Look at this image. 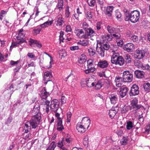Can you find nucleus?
<instances>
[{"mask_svg": "<svg viewBox=\"0 0 150 150\" xmlns=\"http://www.w3.org/2000/svg\"><path fill=\"white\" fill-rule=\"evenodd\" d=\"M86 57L85 54H82L78 61L79 64H83L86 62Z\"/></svg>", "mask_w": 150, "mask_h": 150, "instance_id": "30", "label": "nucleus"}, {"mask_svg": "<svg viewBox=\"0 0 150 150\" xmlns=\"http://www.w3.org/2000/svg\"><path fill=\"white\" fill-rule=\"evenodd\" d=\"M130 39L134 42H136L138 40V37L134 35H133L131 37Z\"/></svg>", "mask_w": 150, "mask_h": 150, "instance_id": "50", "label": "nucleus"}, {"mask_svg": "<svg viewBox=\"0 0 150 150\" xmlns=\"http://www.w3.org/2000/svg\"><path fill=\"white\" fill-rule=\"evenodd\" d=\"M87 67L89 68H95L94 67V63L93 60L90 59L87 61Z\"/></svg>", "mask_w": 150, "mask_h": 150, "instance_id": "37", "label": "nucleus"}, {"mask_svg": "<svg viewBox=\"0 0 150 150\" xmlns=\"http://www.w3.org/2000/svg\"><path fill=\"white\" fill-rule=\"evenodd\" d=\"M109 65L108 62L105 60H100L98 62V67L102 69H106Z\"/></svg>", "mask_w": 150, "mask_h": 150, "instance_id": "16", "label": "nucleus"}, {"mask_svg": "<svg viewBox=\"0 0 150 150\" xmlns=\"http://www.w3.org/2000/svg\"><path fill=\"white\" fill-rule=\"evenodd\" d=\"M134 64L136 66L139 68H142L143 66V62L140 60L139 59L135 60L134 62Z\"/></svg>", "mask_w": 150, "mask_h": 150, "instance_id": "34", "label": "nucleus"}, {"mask_svg": "<svg viewBox=\"0 0 150 150\" xmlns=\"http://www.w3.org/2000/svg\"><path fill=\"white\" fill-rule=\"evenodd\" d=\"M74 33L76 35L80 38H84L85 33L82 29H79L76 28L74 30Z\"/></svg>", "mask_w": 150, "mask_h": 150, "instance_id": "13", "label": "nucleus"}, {"mask_svg": "<svg viewBox=\"0 0 150 150\" xmlns=\"http://www.w3.org/2000/svg\"><path fill=\"white\" fill-rule=\"evenodd\" d=\"M51 146L50 147V150H54V149L56 146V145L55 144V142L54 141H53L51 143Z\"/></svg>", "mask_w": 150, "mask_h": 150, "instance_id": "58", "label": "nucleus"}, {"mask_svg": "<svg viewBox=\"0 0 150 150\" xmlns=\"http://www.w3.org/2000/svg\"><path fill=\"white\" fill-rule=\"evenodd\" d=\"M41 118V117L40 116V115H39L38 117L33 116L30 120L27 122L26 123H29L33 129H36L40 122Z\"/></svg>", "mask_w": 150, "mask_h": 150, "instance_id": "2", "label": "nucleus"}, {"mask_svg": "<svg viewBox=\"0 0 150 150\" xmlns=\"http://www.w3.org/2000/svg\"><path fill=\"white\" fill-rule=\"evenodd\" d=\"M88 5L91 7L94 6L96 4L95 0H87Z\"/></svg>", "mask_w": 150, "mask_h": 150, "instance_id": "43", "label": "nucleus"}, {"mask_svg": "<svg viewBox=\"0 0 150 150\" xmlns=\"http://www.w3.org/2000/svg\"><path fill=\"white\" fill-rule=\"evenodd\" d=\"M78 44H79L80 45L82 46H86L89 45V42L87 40H83L82 42L81 41L80 42H78Z\"/></svg>", "mask_w": 150, "mask_h": 150, "instance_id": "45", "label": "nucleus"}, {"mask_svg": "<svg viewBox=\"0 0 150 150\" xmlns=\"http://www.w3.org/2000/svg\"><path fill=\"white\" fill-rule=\"evenodd\" d=\"M77 130L79 132H83L86 131L87 129L84 127V126L82 124H80L79 125L76 127Z\"/></svg>", "mask_w": 150, "mask_h": 150, "instance_id": "35", "label": "nucleus"}, {"mask_svg": "<svg viewBox=\"0 0 150 150\" xmlns=\"http://www.w3.org/2000/svg\"><path fill=\"white\" fill-rule=\"evenodd\" d=\"M105 50L100 46L99 47H96V50L98 54L101 57H103L105 55Z\"/></svg>", "mask_w": 150, "mask_h": 150, "instance_id": "33", "label": "nucleus"}, {"mask_svg": "<svg viewBox=\"0 0 150 150\" xmlns=\"http://www.w3.org/2000/svg\"><path fill=\"white\" fill-rule=\"evenodd\" d=\"M71 115V113L70 112H69L67 113V122H70Z\"/></svg>", "mask_w": 150, "mask_h": 150, "instance_id": "55", "label": "nucleus"}, {"mask_svg": "<svg viewBox=\"0 0 150 150\" xmlns=\"http://www.w3.org/2000/svg\"><path fill=\"white\" fill-rule=\"evenodd\" d=\"M109 98L112 104L116 103L118 100V98L116 94H111L110 95Z\"/></svg>", "mask_w": 150, "mask_h": 150, "instance_id": "21", "label": "nucleus"}, {"mask_svg": "<svg viewBox=\"0 0 150 150\" xmlns=\"http://www.w3.org/2000/svg\"><path fill=\"white\" fill-rule=\"evenodd\" d=\"M86 17L88 19H91L93 17V15L90 11H87L86 13Z\"/></svg>", "mask_w": 150, "mask_h": 150, "instance_id": "54", "label": "nucleus"}, {"mask_svg": "<svg viewBox=\"0 0 150 150\" xmlns=\"http://www.w3.org/2000/svg\"><path fill=\"white\" fill-rule=\"evenodd\" d=\"M116 59V61H114L112 64L115 65H118L120 66H123L124 64V60H123V57L122 56H120Z\"/></svg>", "mask_w": 150, "mask_h": 150, "instance_id": "18", "label": "nucleus"}, {"mask_svg": "<svg viewBox=\"0 0 150 150\" xmlns=\"http://www.w3.org/2000/svg\"><path fill=\"white\" fill-rule=\"evenodd\" d=\"M62 122H59L57 123V130L59 131H62L64 128V126L62 124Z\"/></svg>", "mask_w": 150, "mask_h": 150, "instance_id": "40", "label": "nucleus"}, {"mask_svg": "<svg viewBox=\"0 0 150 150\" xmlns=\"http://www.w3.org/2000/svg\"><path fill=\"white\" fill-rule=\"evenodd\" d=\"M112 38H115L116 39H118L120 38L121 35L119 33L115 32V33H113L112 35Z\"/></svg>", "mask_w": 150, "mask_h": 150, "instance_id": "48", "label": "nucleus"}, {"mask_svg": "<svg viewBox=\"0 0 150 150\" xmlns=\"http://www.w3.org/2000/svg\"><path fill=\"white\" fill-rule=\"evenodd\" d=\"M65 141L66 142L69 144L71 143V142L72 141V138L70 137H67L65 138Z\"/></svg>", "mask_w": 150, "mask_h": 150, "instance_id": "62", "label": "nucleus"}, {"mask_svg": "<svg viewBox=\"0 0 150 150\" xmlns=\"http://www.w3.org/2000/svg\"><path fill=\"white\" fill-rule=\"evenodd\" d=\"M40 96L42 99L46 100L48 96L50 95L49 93L47 92L45 87L43 88L40 91Z\"/></svg>", "mask_w": 150, "mask_h": 150, "instance_id": "15", "label": "nucleus"}, {"mask_svg": "<svg viewBox=\"0 0 150 150\" xmlns=\"http://www.w3.org/2000/svg\"><path fill=\"white\" fill-rule=\"evenodd\" d=\"M128 91V88L125 86H122L120 88V97L122 98L127 95Z\"/></svg>", "mask_w": 150, "mask_h": 150, "instance_id": "20", "label": "nucleus"}, {"mask_svg": "<svg viewBox=\"0 0 150 150\" xmlns=\"http://www.w3.org/2000/svg\"><path fill=\"white\" fill-rule=\"evenodd\" d=\"M64 141V138H63L62 140L61 141H59L57 143V146L58 147L61 149H62L63 147V141Z\"/></svg>", "mask_w": 150, "mask_h": 150, "instance_id": "46", "label": "nucleus"}, {"mask_svg": "<svg viewBox=\"0 0 150 150\" xmlns=\"http://www.w3.org/2000/svg\"><path fill=\"white\" fill-rule=\"evenodd\" d=\"M50 107L51 111L57 112L59 109V102L57 99H54L50 102Z\"/></svg>", "mask_w": 150, "mask_h": 150, "instance_id": "4", "label": "nucleus"}, {"mask_svg": "<svg viewBox=\"0 0 150 150\" xmlns=\"http://www.w3.org/2000/svg\"><path fill=\"white\" fill-rule=\"evenodd\" d=\"M43 99H41V103L42 105H48L50 104V101L48 100H45V101L43 100Z\"/></svg>", "mask_w": 150, "mask_h": 150, "instance_id": "53", "label": "nucleus"}, {"mask_svg": "<svg viewBox=\"0 0 150 150\" xmlns=\"http://www.w3.org/2000/svg\"><path fill=\"white\" fill-rule=\"evenodd\" d=\"M59 54L61 58L64 57H65L67 55V53H66L65 51H59Z\"/></svg>", "mask_w": 150, "mask_h": 150, "instance_id": "51", "label": "nucleus"}, {"mask_svg": "<svg viewBox=\"0 0 150 150\" xmlns=\"http://www.w3.org/2000/svg\"><path fill=\"white\" fill-rule=\"evenodd\" d=\"M142 69H146L147 70H150V66L148 64H146L145 65L143 66Z\"/></svg>", "mask_w": 150, "mask_h": 150, "instance_id": "63", "label": "nucleus"}, {"mask_svg": "<svg viewBox=\"0 0 150 150\" xmlns=\"http://www.w3.org/2000/svg\"><path fill=\"white\" fill-rule=\"evenodd\" d=\"M134 74L136 78L138 79H142L144 76V73L140 70H135L134 71Z\"/></svg>", "mask_w": 150, "mask_h": 150, "instance_id": "24", "label": "nucleus"}, {"mask_svg": "<svg viewBox=\"0 0 150 150\" xmlns=\"http://www.w3.org/2000/svg\"><path fill=\"white\" fill-rule=\"evenodd\" d=\"M89 55L91 57H94L97 56V54L95 50L92 48H90L88 50Z\"/></svg>", "mask_w": 150, "mask_h": 150, "instance_id": "31", "label": "nucleus"}, {"mask_svg": "<svg viewBox=\"0 0 150 150\" xmlns=\"http://www.w3.org/2000/svg\"><path fill=\"white\" fill-rule=\"evenodd\" d=\"M125 21H130L132 23H135L139 21L140 18V12L137 10L134 11L130 13L126 12L125 13Z\"/></svg>", "mask_w": 150, "mask_h": 150, "instance_id": "1", "label": "nucleus"}, {"mask_svg": "<svg viewBox=\"0 0 150 150\" xmlns=\"http://www.w3.org/2000/svg\"><path fill=\"white\" fill-rule=\"evenodd\" d=\"M29 45L32 47L36 46L39 48H41L42 47V45L40 42L36 40L30 38L29 40Z\"/></svg>", "mask_w": 150, "mask_h": 150, "instance_id": "9", "label": "nucleus"}, {"mask_svg": "<svg viewBox=\"0 0 150 150\" xmlns=\"http://www.w3.org/2000/svg\"><path fill=\"white\" fill-rule=\"evenodd\" d=\"M114 16L118 21H121L123 20V17L121 12L118 10L115 11L114 13Z\"/></svg>", "mask_w": 150, "mask_h": 150, "instance_id": "26", "label": "nucleus"}, {"mask_svg": "<svg viewBox=\"0 0 150 150\" xmlns=\"http://www.w3.org/2000/svg\"><path fill=\"white\" fill-rule=\"evenodd\" d=\"M112 55L111 57V62L112 64L114 61H116L119 56H120L118 52H116L114 51L112 52Z\"/></svg>", "mask_w": 150, "mask_h": 150, "instance_id": "29", "label": "nucleus"}, {"mask_svg": "<svg viewBox=\"0 0 150 150\" xmlns=\"http://www.w3.org/2000/svg\"><path fill=\"white\" fill-rule=\"evenodd\" d=\"M124 60V64L129 65L131 63L132 61V59L131 56L128 54H125L123 57Z\"/></svg>", "mask_w": 150, "mask_h": 150, "instance_id": "14", "label": "nucleus"}, {"mask_svg": "<svg viewBox=\"0 0 150 150\" xmlns=\"http://www.w3.org/2000/svg\"><path fill=\"white\" fill-rule=\"evenodd\" d=\"M64 19L62 17H59L57 21V25L61 26L64 23Z\"/></svg>", "mask_w": 150, "mask_h": 150, "instance_id": "38", "label": "nucleus"}, {"mask_svg": "<svg viewBox=\"0 0 150 150\" xmlns=\"http://www.w3.org/2000/svg\"><path fill=\"white\" fill-rule=\"evenodd\" d=\"M85 35H84V38L87 39L89 38L91 39V38L96 35V33L94 30L91 27H89L88 29L85 31Z\"/></svg>", "mask_w": 150, "mask_h": 150, "instance_id": "7", "label": "nucleus"}, {"mask_svg": "<svg viewBox=\"0 0 150 150\" xmlns=\"http://www.w3.org/2000/svg\"><path fill=\"white\" fill-rule=\"evenodd\" d=\"M139 87L136 84L133 85L129 91L130 96H135L139 93Z\"/></svg>", "mask_w": 150, "mask_h": 150, "instance_id": "6", "label": "nucleus"}, {"mask_svg": "<svg viewBox=\"0 0 150 150\" xmlns=\"http://www.w3.org/2000/svg\"><path fill=\"white\" fill-rule=\"evenodd\" d=\"M88 24L86 22H84L83 23L82 26L83 29H84L85 31L87 29H88V27H89Z\"/></svg>", "mask_w": 150, "mask_h": 150, "instance_id": "52", "label": "nucleus"}, {"mask_svg": "<svg viewBox=\"0 0 150 150\" xmlns=\"http://www.w3.org/2000/svg\"><path fill=\"white\" fill-rule=\"evenodd\" d=\"M52 77V75L51 72L47 71L45 72L43 79L45 81H51V79Z\"/></svg>", "mask_w": 150, "mask_h": 150, "instance_id": "23", "label": "nucleus"}, {"mask_svg": "<svg viewBox=\"0 0 150 150\" xmlns=\"http://www.w3.org/2000/svg\"><path fill=\"white\" fill-rule=\"evenodd\" d=\"M135 57L138 59H141L145 56V52L144 50L137 49L136 51Z\"/></svg>", "mask_w": 150, "mask_h": 150, "instance_id": "10", "label": "nucleus"}, {"mask_svg": "<svg viewBox=\"0 0 150 150\" xmlns=\"http://www.w3.org/2000/svg\"><path fill=\"white\" fill-rule=\"evenodd\" d=\"M100 46L104 49L105 50H107L109 49L110 47V45L108 42H100L98 43Z\"/></svg>", "mask_w": 150, "mask_h": 150, "instance_id": "32", "label": "nucleus"}, {"mask_svg": "<svg viewBox=\"0 0 150 150\" xmlns=\"http://www.w3.org/2000/svg\"><path fill=\"white\" fill-rule=\"evenodd\" d=\"M66 31L67 32H70L71 31L72 29L71 26L69 25H67L66 26Z\"/></svg>", "mask_w": 150, "mask_h": 150, "instance_id": "61", "label": "nucleus"}, {"mask_svg": "<svg viewBox=\"0 0 150 150\" xmlns=\"http://www.w3.org/2000/svg\"><path fill=\"white\" fill-rule=\"evenodd\" d=\"M40 106L39 103L38 102H36L35 105L33 107V108L32 111L31 113L33 116H39V115H40V116L41 117V113L40 112Z\"/></svg>", "mask_w": 150, "mask_h": 150, "instance_id": "5", "label": "nucleus"}, {"mask_svg": "<svg viewBox=\"0 0 150 150\" xmlns=\"http://www.w3.org/2000/svg\"><path fill=\"white\" fill-rule=\"evenodd\" d=\"M64 1L63 0H58L57 4L56 5V8L61 11L63 9Z\"/></svg>", "mask_w": 150, "mask_h": 150, "instance_id": "28", "label": "nucleus"}, {"mask_svg": "<svg viewBox=\"0 0 150 150\" xmlns=\"http://www.w3.org/2000/svg\"><path fill=\"white\" fill-rule=\"evenodd\" d=\"M119 108L121 113L122 114L126 113L128 110V106L124 103L120 105Z\"/></svg>", "mask_w": 150, "mask_h": 150, "instance_id": "27", "label": "nucleus"}, {"mask_svg": "<svg viewBox=\"0 0 150 150\" xmlns=\"http://www.w3.org/2000/svg\"><path fill=\"white\" fill-rule=\"evenodd\" d=\"M114 8V7L112 6L107 7L105 13V14L109 17H111Z\"/></svg>", "mask_w": 150, "mask_h": 150, "instance_id": "25", "label": "nucleus"}, {"mask_svg": "<svg viewBox=\"0 0 150 150\" xmlns=\"http://www.w3.org/2000/svg\"><path fill=\"white\" fill-rule=\"evenodd\" d=\"M91 123V120L89 118L87 117H85L83 118L80 124H82L87 129Z\"/></svg>", "mask_w": 150, "mask_h": 150, "instance_id": "12", "label": "nucleus"}, {"mask_svg": "<svg viewBox=\"0 0 150 150\" xmlns=\"http://www.w3.org/2000/svg\"><path fill=\"white\" fill-rule=\"evenodd\" d=\"M79 48V47L78 46H71L70 47V50L72 51L78 50Z\"/></svg>", "mask_w": 150, "mask_h": 150, "instance_id": "64", "label": "nucleus"}, {"mask_svg": "<svg viewBox=\"0 0 150 150\" xmlns=\"http://www.w3.org/2000/svg\"><path fill=\"white\" fill-rule=\"evenodd\" d=\"M107 29L108 32L110 33L111 35L114 33H115L116 31V28L110 25L107 26Z\"/></svg>", "mask_w": 150, "mask_h": 150, "instance_id": "36", "label": "nucleus"}, {"mask_svg": "<svg viewBox=\"0 0 150 150\" xmlns=\"http://www.w3.org/2000/svg\"><path fill=\"white\" fill-rule=\"evenodd\" d=\"M69 7L67 6L65 10V13L64 14L65 17L66 18H68L69 17L70 12L69 11Z\"/></svg>", "mask_w": 150, "mask_h": 150, "instance_id": "44", "label": "nucleus"}, {"mask_svg": "<svg viewBox=\"0 0 150 150\" xmlns=\"http://www.w3.org/2000/svg\"><path fill=\"white\" fill-rule=\"evenodd\" d=\"M102 86V84L100 81H98L97 82L95 86V88L96 89H99Z\"/></svg>", "mask_w": 150, "mask_h": 150, "instance_id": "47", "label": "nucleus"}, {"mask_svg": "<svg viewBox=\"0 0 150 150\" xmlns=\"http://www.w3.org/2000/svg\"><path fill=\"white\" fill-rule=\"evenodd\" d=\"M122 77L124 82L130 83L132 81L133 75L129 71H125L123 73Z\"/></svg>", "mask_w": 150, "mask_h": 150, "instance_id": "3", "label": "nucleus"}, {"mask_svg": "<svg viewBox=\"0 0 150 150\" xmlns=\"http://www.w3.org/2000/svg\"><path fill=\"white\" fill-rule=\"evenodd\" d=\"M138 100L136 98L133 99L131 103V106L130 107L131 109H133L135 110L139 109L142 107L140 105L138 104Z\"/></svg>", "mask_w": 150, "mask_h": 150, "instance_id": "8", "label": "nucleus"}, {"mask_svg": "<svg viewBox=\"0 0 150 150\" xmlns=\"http://www.w3.org/2000/svg\"><path fill=\"white\" fill-rule=\"evenodd\" d=\"M143 87L145 91H150V84L149 82L145 83L143 85Z\"/></svg>", "mask_w": 150, "mask_h": 150, "instance_id": "41", "label": "nucleus"}, {"mask_svg": "<svg viewBox=\"0 0 150 150\" xmlns=\"http://www.w3.org/2000/svg\"><path fill=\"white\" fill-rule=\"evenodd\" d=\"M115 81L117 87H120L122 84V82H124L123 78L119 76H117L115 78Z\"/></svg>", "mask_w": 150, "mask_h": 150, "instance_id": "19", "label": "nucleus"}, {"mask_svg": "<svg viewBox=\"0 0 150 150\" xmlns=\"http://www.w3.org/2000/svg\"><path fill=\"white\" fill-rule=\"evenodd\" d=\"M41 29L38 26L34 28L32 31V33L34 35H36L40 33Z\"/></svg>", "mask_w": 150, "mask_h": 150, "instance_id": "39", "label": "nucleus"}, {"mask_svg": "<svg viewBox=\"0 0 150 150\" xmlns=\"http://www.w3.org/2000/svg\"><path fill=\"white\" fill-rule=\"evenodd\" d=\"M126 128L128 130H130L133 127V123L131 121H128L127 123Z\"/></svg>", "mask_w": 150, "mask_h": 150, "instance_id": "42", "label": "nucleus"}, {"mask_svg": "<svg viewBox=\"0 0 150 150\" xmlns=\"http://www.w3.org/2000/svg\"><path fill=\"white\" fill-rule=\"evenodd\" d=\"M112 37L111 35L107 34L102 36L100 42H108L112 40Z\"/></svg>", "mask_w": 150, "mask_h": 150, "instance_id": "17", "label": "nucleus"}, {"mask_svg": "<svg viewBox=\"0 0 150 150\" xmlns=\"http://www.w3.org/2000/svg\"><path fill=\"white\" fill-rule=\"evenodd\" d=\"M95 70V68H87V69L85 70L84 71V72L86 74H88L91 72H93Z\"/></svg>", "mask_w": 150, "mask_h": 150, "instance_id": "49", "label": "nucleus"}, {"mask_svg": "<svg viewBox=\"0 0 150 150\" xmlns=\"http://www.w3.org/2000/svg\"><path fill=\"white\" fill-rule=\"evenodd\" d=\"M83 143L85 144H88V135L85 136L83 139Z\"/></svg>", "mask_w": 150, "mask_h": 150, "instance_id": "60", "label": "nucleus"}, {"mask_svg": "<svg viewBox=\"0 0 150 150\" xmlns=\"http://www.w3.org/2000/svg\"><path fill=\"white\" fill-rule=\"evenodd\" d=\"M13 120V118L10 116L7 119L6 121L5 122V124L7 125L10 123Z\"/></svg>", "mask_w": 150, "mask_h": 150, "instance_id": "59", "label": "nucleus"}, {"mask_svg": "<svg viewBox=\"0 0 150 150\" xmlns=\"http://www.w3.org/2000/svg\"><path fill=\"white\" fill-rule=\"evenodd\" d=\"M138 120L141 123L143 122L144 121V118L143 116V113L139 115Z\"/></svg>", "mask_w": 150, "mask_h": 150, "instance_id": "57", "label": "nucleus"}, {"mask_svg": "<svg viewBox=\"0 0 150 150\" xmlns=\"http://www.w3.org/2000/svg\"><path fill=\"white\" fill-rule=\"evenodd\" d=\"M102 25L101 23L100 22H98L96 26V29L97 30H100L101 28V25Z\"/></svg>", "mask_w": 150, "mask_h": 150, "instance_id": "56", "label": "nucleus"}, {"mask_svg": "<svg viewBox=\"0 0 150 150\" xmlns=\"http://www.w3.org/2000/svg\"><path fill=\"white\" fill-rule=\"evenodd\" d=\"M134 48V45L131 43L126 44L123 47L124 50L128 52H132Z\"/></svg>", "mask_w": 150, "mask_h": 150, "instance_id": "11", "label": "nucleus"}, {"mask_svg": "<svg viewBox=\"0 0 150 150\" xmlns=\"http://www.w3.org/2000/svg\"><path fill=\"white\" fill-rule=\"evenodd\" d=\"M118 109H115V108H112L111 109H110L109 112V117L111 119H113L116 113H117L118 111Z\"/></svg>", "mask_w": 150, "mask_h": 150, "instance_id": "22", "label": "nucleus"}]
</instances>
